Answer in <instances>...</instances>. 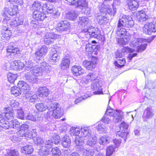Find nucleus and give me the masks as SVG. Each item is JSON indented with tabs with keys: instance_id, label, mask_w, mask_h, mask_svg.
Segmentation results:
<instances>
[{
	"instance_id": "338daca9",
	"label": "nucleus",
	"mask_w": 156,
	"mask_h": 156,
	"mask_svg": "<svg viewBox=\"0 0 156 156\" xmlns=\"http://www.w3.org/2000/svg\"><path fill=\"white\" fill-rule=\"evenodd\" d=\"M116 112V110L113 109L108 108L105 114V115L112 116Z\"/></svg>"
},
{
	"instance_id": "37998d69",
	"label": "nucleus",
	"mask_w": 156,
	"mask_h": 156,
	"mask_svg": "<svg viewBox=\"0 0 156 156\" xmlns=\"http://www.w3.org/2000/svg\"><path fill=\"white\" fill-rule=\"evenodd\" d=\"M130 39L129 35H126L123 38H120L118 40V43L122 45H126L127 44Z\"/></svg>"
},
{
	"instance_id": "ddd939ff",
	"label": "nucleus",
	"mask_w": 156,
	"mask_h": 156,
	"mask_svg": "<svg viewBox=\"0 0 156 156\" xmlns=\"http://www.w3.org/2000/svg\"><path fill=\"white\" fill-rule=\"evenodd\" d=\"M60 37V35L55 34L54 33H45L44 37V43L48 45L51 44L53 42L54 40Z\"/></svg>"
},
{
	"instance_id": "c9c22d12",
	"label": "nucleus",
	"mask_w": 156,
	"mask_h": 156,
	"mask_svg": "<svg viewBox=\"0 0 156 156\" xmlns=\"http://www.w3.org/2000/svg\"><path fill=\"white\" fill-rule=\"evenodd\" d=\"M89 22V19L86 17H80L79 20L78 21V25L81 26L83 27H86L88 28V23Z\"/></svg>"
},
{
	"instance_id": "b1692460",
	"label": "nucleus",
	"mask_w": 156,
	"mask_h": 156,
	"mask_svg": "<svg viewBox=\"0 0 156 156\" xmlns=\"http://www.w3.org/2000/svg\"><path fill=\"white\" fill-rule=\"evenodd\" d=\"M136 16L137 20L140 22L146 21L148 18V16L144 10L138 11L136 13Z\"/></svg>"
},
{
	"instance_id": "a878e982",
	"label": "nucleus",
	"mask_w": 156,
	"mask_h": 156,
	"mask_svg": "<svg viewBox=\"0 0 156 156\" xmlns=\"http://www.w3.org/2000/svg\"><path fill=\"white\" fill-rule=\"evenodd\" d=\"M145 41V39L141 38H132L130 41V46L132 48H137L139 44H141L143 41Z\"/></svg>"
},
{
	"instance_id": "13d9d810",
	"label": "nucleus",
	"mask_w": 156,
	"mask_h": 156,
	"mask_svg": "<svg viewBox=\"0 0 156 156\" xmlns=\"http://www.w3.org/2000/svg\"><path fill=\"white\" fill-rule=\"evenodd\" d=\"M17 116L18 118L21 119H25V117L24 116V113L21 108H20L19 109H17Z\"/></svg>"
},
{
	"instance_id": "58836bf2",
	"label": "nucleus",
	"mask_w": 156,
	"mask_h": 156,
	"mask_svg": "<svg viewBox=\"0 0 156 156\" xmlns=\"http://www.w3.org/2000/svg\"><path fill=\"white\" fill-rule=\"evenodd\" d=\"M110 138L106 136H101L98 140V143L100 145H105L108 144Z\"/></svg>"
},
{
	"instance_id": "4be33fe9",
	"label": "nucleus",
	"mask_w": 156,
	"mask_h": 156,
	"mask_svg": "<svg viewBox=\"0 0 156 156\" xmlns=\"http://www.w3.org/2000/svg\"><path fill=\"white\" fill-rule=\"evenodd\" d=\"M17 85L24 94L27 93L29 94L31 92L29 85L26 82L22 81H19Z\"/></svg>"
},
{
	"instance_id": "c03bdc74",
	"label": "nucleus",
	"mask_w": 156,
	"mask_h": 156,
	"mask_svg": "<svg viewBox=\"0 0 156 156\" xmlns=\"http://www.w3.org/2000/svg\"><path fill=\"white\" fill-rule=\"evenodd\" d=\"M6 151V154H4L2 156H19V153L17 150L13 149L12 150H4V151Z\"/></svg>"
},
{
	"instance_id": "a19ab883",
	"label": "nucleus",
	"mask_w": 156,
	"mask_h": 156,
	"mask_svg": "<svg viewBox=\"0 0 156 156\" xmlns=\"http://www.w3.org/2000/svg\"><path fill=\"white\" fill-rule=\"evenodd\" d=\"M97 20L98 22L100 24L106 23L108 21V19L101 13L97 16Z\"/></svg>"
},
{
	"instance_id": "0e129e2a",
	"label": "nucleus",
	"mask_w": 156,
	"mask_h": 156,
	"mask_svg": "<svg viewBox=\"0 0 156 156\" xmlns=\"http://www.w3.org/2000/svg\"><path fill=\"white\" fill-rule=\"evenodd\" d=\"M91 46L92 44L90 43H88L86 44L85 50L89 54H91L93 52Z\"/></svg>"
},
{
	"instance_id": "69168bd1",
	"label": "nucleus",
	"mask_w": 156,
	"mask_h": 156,
	"mask_svg": "<svg viewBox=\"0 0 156 156\" xmlns=\"http://www.w3.org/2000/svg\"><path fill=\"white\" fill-rule=\"evenodd\" d=\"M97 129L98 131H101L100 133L104 132L106 130V128L101 123H99L97 127Z\"/></svg>"
},
{
	"instance_id": "a18cd8bd",
	"label": "nucleus",
	"mask_w": 156,
	"mask_h": 156,
	"mask_svg": "<svg viewBox=\"0 0 156 156\" xmlns=\"http://www.w3.org/2000/svg\"><path fill=\"white\" fill-rule=\"evenodd\" d=\"M11 94L15 97H17L20 95L22 92L21 90L19 87H17L16 86L11 88Z\"/></svg>"
},
{
	"instance_id": "774afa93",
	"label": "nucleus",
	"mask_w": 156,
	"mask_h": 156,
	"mask_svg": "<svg viewBox=\"0 0 156 156\" xmlns=\"http://www.w3.org/2000/svg\"><path fill=\"white\" fill-rule=\"evenodd\" d=\"M135 50L128 47H123L122 51L123 52L132 53Z\"/></svg>"
},
{
	"instance_id": "f8f14e48",
	"label": "nucleus",
	"mask_w": 156,
	"mask_h": 156,
	"mask_svg": "<svg viewBox=\"0 0 156 156\" xmlns=\"http://www.w3.org/2000/svg\"><path fill=\"white\" fill-rule=\"evenodd\" d=\"M48 48L46 46H43L38 51L34 53V61L38 63L40 61L41 58L45 56L48 51Z\"/></svg>"
},
{
	"instance_id": "72a5a7b5",
	"label": "nucleus",
	"mask_w": 156,
	"mask_h": 156,
	"mask_svg": "<svg viewBox=\"0 0 156 156\" xmlns=\"http://www.w3.org/2000/svg\"><path fill=\"white\" fill-rule=\"evenodd\" d=\"M34 149L32 146L30 145H26L22 147L21 151L22 153L25 154H31L33 151Z\"/></svg>"
},
{
	"instance_id": "f3484780",
	"label": "nucleus",
	"mask_w": 156,
	"mask_h": 156,
	"mask_svg": "<svg viewBox=\"0 0 156 156\" xmlns=\"http://www.w3.org/2000/svg\"><path fill=\"white\" fill-rule=\"evenodd\" d=\"M96 77L95 73H89L81 81V84L85 87H87V84L93 80H95Z\"/></svg>"
},
{
	"instance_id": "f03ea898",
	"label": "nucleus",
	"mask_w": 156,
	"mask_h": 156,
	"mask_svg": "<svg viewBox=\"0 0 156 156\" xmlns=\"http://www.w3.org/2000/svg\"><path fill=\"white\" fill-rule=\"evenodd\" d=\"M35 61L30 58L29 59L26 61L25 67L28 70L30 71L26 73L25 75V79L31 83H34L37 82L38 78L37 76L42 75V70L41 67V64L39 65L37 64H35ZM39 64V63H37Z\"/></svg>"
},
{
	"instance_id": "dca6fc26",
	"label": "nucleus",
	"mask_w": 156,
	"mask_h": 156,
	"mask_svg": "<svg viewBox=\"0 0 156 156\" xmlns=\"http://www.w3.org/2000/svg\"><path fill=\"white\" fill-rule=\"evenodd\" d=\"M70 28V24L67 20L61 21L57 25L56 30L60 32L66 31L69 30Z\"/></svg>"
},
{
	"instance_id": "393cba45",
	"label": "nucleus",
	"mask_w": 156,
	"mask_h": 156,
	"mask_svg": "<svg viewBox=\"0 0 156 156\" xmlns=\"http://www.w3.org/2000/svg\"><path fill=\"white\" fill-rule=\"evenodd\" d=\"M71 71L74 75L77 76L81 75L85 73L84 69L79 66H73L71 69Z\"/></svg>"
},
{
	"instance_id": "5701e85b",
	"label": "nucleus",
	"mask_w": 156,
	"mask_h": 156,
	"mask_svg": "<svg viewBox=\"0 0 156 156\" xmlns=\"http://www.w3.org/2000/svg\"><path fill=\"white\" fill-rule=\"evenodd\" d=\"M79 151L80 152L83 153V156H92L95 153L94 149H88L86 148L85 146L81 147L79 148Z\"/></svg>"
},
{
	"instance_id": "f257e3e1",
	"label": "nucleus",
	"mask_w": 156,
	"mask_h": 156,
	"mask_svg": "<svg viewBox=\"0 0 156 156\" xmlns=\"http://www.w3.org/2000/svg\"><path fill=\"white\" fill-rule=\"evenodd\" d=\"M36 109L40 112L48 109V112L45 117L47 120H49L52 116L55 119L60 118L63 114V110L60 104L57 102L50 103L48 106L42 103L37 104L35 105Z\"/></svg>"
},
{
	"instance_id": "bb28decb",
	"label": "nucleus",
	"mask_w": 156,
	"mask_h": 156,
	"mask_svg": "<svg viewBox=\"0 0 156 156\" xmlns=\"http://www.w3.org/2000/svg\"><path fill=\"white\" fill-rule=\"evenodd\" d=\"M70 63L69 57L66 56L63 58L60 66L62 70H66L69 67Z\"/></svg>"
},
{
	"instance_id": "603ef678",
	"label": "nucleus",
	"mask_w": 156,
	"mask_h": 156,
	"mask_svg": "<svg viewBox=\"0 0 156 156\" xmlns=\"http://www.w3.org/2000/svg\"><path fill=\"white\" fill-rule=\"evenodd\" d=\"M84 138L82 136L76 137L75 139V144L77 146L82 145L84 144Z\"/></svg>"
},
{
	"instance_id": "c85d7f7f",
	"label": "nucleus",
	"mask_w": 156,
	"mask_h": 156,
	"mask_svg": "<svg viewBox=\"0 0 156 156\" xmlns=\"http://www.w3.org/2000/svg\"><path fill=\"white\" fill-rule=\"evenodd\" d=\"M45 14L38 11H35L33 13V17L37 21H43L46 17Z\"/></svg>"
},
{
	"instance_id": "a211bd4d",
	"label": "nucleus",
	"mask_w": 156,
	"mask_h": 156,
	"mask_svg": "<svg viewBox=\"0 0 156 156\" xmlns=\"http://www.w3.org/2000/svg\"><path fill=\"white\" fill-rule=\"evenodd\" d=\"M2 115L5 116L7 119L13 120L14 113L12 108L10 107L4 108L3 110L2 111Z\"/></svg>"
},
{
	"instance_id": "39448f33",
	"label": "nucleus",
	"mask_w": 156,
	"mask_h": 156,
	"mask_svg": "<svg viewBox=\"0 0 156 156\" xmlns=\"http://www.w3.org/2000/svg\"><path fill=\"white\" fill-rule=\"evenodd\" d=\"M86 35L98 39H100L101 37L100 31L92 26L88 28L83 29L78 35V37L80 38H84Z\"/></svg>"
},
{
	"instance_id": "9d476101",
	"label": "nucleus",
	"mask_w": 156,
	"mask_h": 156,
	"mask_svg": "<svg viewBox=\"0 0 156 156\" xmlns=\"http://www.w3.org/2000/svg\"><path fill=\"white\" fill-rule=\"evenodd\" d=\"M104 84V82L101 80H96L93 83L91 88L94 90V95L100 94H103L102 87Z\"/></svg>"
},
{
	"instance_id": "1a4fd4ad",
	"label": "nucleus",
	"mask_w": 156,
	"mask_h": 156,
	"mask_svg": "<svg viewBox=\"0 0 156 156\" xmlns=\"http://www.w3.org/2000/svg\"><path fill=\"white\" fill-rule=\"evenodd\" d=\"M42 12L44 13L53 14L55 16L54 18L57 17L60 14V12L56 9L54 8L52 5L45 3L42 7Z\"/></svg>"
},
{
	"instance_id": "4468645a",
	"label": "nucleus",
	"mask_w": 156,
	"mask_h": 156,
	"mask_svg": "<svg viewBox=\"0 0 156 156\" xmlns=\"http://www.w3.org/2000/svg\"><path fill=\"white\" fill-rule=\"evenodd\" d=\"M143 32L146 34L151 35L156 32V22L154 23H150L144 25L143 28Z\"/></svg>"
},
{
	"instance_id": "7c9ffc66",
	"label": "nucleus",
	"mask_w": 156,
	"mask_h": 156,
	"mask_svg": "<svg viewBox=\"0 0 156 156\" xmlns=\"http://www.w3.org/2000/svg\"><path fill=\"white\" fill-rule=\"evenodd\" d=\"M83 64L87 69L92 70L95 68L96 63L94 61H90L85 60L83 61Z\"/></svg>"
},
{
	"instance_id": "680f3d73",
	"label": "nucleus",
	"mask_w": 156,
	"mask_h": 156,
	"mask_svg": "<svg viewBox=\"0 0 156 156\" xmlns=\"http://www.w3.org/2000/svg\"><path fill=\"white\" fill-rule=\"evenodd\" d=\"M25 119L35 122L36 121L37 118L36 116H34L31 114L29 113L27 115H25Z\"/></svg>"
},
{
	"instance_id": "f704fd0d",
	"label": "nucleus",
	"mask_w": 156,
	"mask_h": 156,
	"mask_svg": "<svg viewBox=\"0 0 156 156\" xmlns=\"http://www.w3.org/2000/svg\"><path fill=\"white\" fill-rule=\"evenodd\" d=\"M80 132V127L76 126L74 127H72L69 130V133L72 136H78Z\"/></svg>"
},
{
	"instance_id": "de8ad7c7",
	"label": "nucleus",
	"mask_w": 156,
	"mask_h": 156,
	"mask_svg": "<svg viewBox=\"0 0 156 156\" xmlns=\"http://www.w3.org/2000/svg\"><path fill=\"white\" fill-rule=\"evenodd\" d=\"M7 77L8 81L11 83H13L17 77V74H13L9 73L7 74Z\"/></svg>"
},
{
	"instance_id": "864d4df0",
	"label": "nucleus",
	"mask_w": 156,
	"mask_h": 156,
	"mask_svg": "<svg viewBox=\"0 0 156 156\" xmlns=\"http://www.w3.org/2000/svg\"><path fill=\"white\" fill-rule=\"evenodd\" d=\"M19 137H25V138L27 140H28L31 138L32 137L34 140V138L35 137L34 136H33V135L31 132H29L28 131L24 132L23 133V134L21 136H18Z\"/></svg>"
},
{
	"instance_id": "20e7f679",
	"label": "nucleus",
	"mask_w": 156,
	"mask_h": 156,
	"mask_svg": "<svg viewBox=\"0 0 156 156\" xmlns=\"http://www.w3.org/2000/svg\"><path fill=\"white\" fill-rule=\"evenodd\" d=\"M34 141L35 144L37 145H39L42 148L39 151V153L41 156H44L48 155L49 154V151L48 150H45L43 151V147H45L47 149L51 148L54 144V142L52 141V139L47 140L45 143H44V141L40 137H34Z\"/></svg>"
},
{
	"instance_id": "7ed1b4c3",
	"label": "nucleus",
	"mask_w": 156,
	"mask_h": 156,
	"mask_svg": "<svg viewBox=\"0 0 156 156\" xmlns=\"http://www.w3.org/2000/svg\"><path fill=\"white\" fill-rule=\"evenodd\" d=\"M134 22L132 17L129 16L123 15L120 19L118 22L116 33L117 35L120 37H124L126 34V30L123 27L126 26L128 27H133Z\"/></svg>"
},
{
	"instance_id": "e2e57ef3",
	"label": "nucleus",
	"mask_w": 156,
	"mask_h": 156,
	"mask_svg": "<svg viewBox=\"0 0 156 156\" xmlns=\"http://www.w3.org/2000/svg\"><path fill=\"white\" fill-rule=\"evenodd\" d=\"M90 95H86L82 96L76 99L75 101V103L76 104H77L79 102H80L83 100L86 99L87 98L90 97Z\"/></svg>"
},
{
	"instance_id": "5fc2aeb1",
	"label": "nucleus",
	"mask_w": 156,
	"mask_h": 156,
	"mask_svg": "<svg viewBox=\"0 0 156 156\" xmlns=\"http://www.w3.org/2000/svg\"><path fill=\"white\" fill-rule=\"evenodd\" d=\"M145 41H143L141 44H139L137 48V52H141L144 51L146 48V47L147 46V43H144V42H145Z\"/></svg>"
},
{
	"instance_id": "6e6d98bb",
	"label": "nucleus",
	"mask_w": 156,
	"mask_h": 156,
	"mask_svg": "<svg viewBox=\"0 0 156 156\" xmlns=\"http://www.w3.org/2000/svg\"><path fill=\"white\" fill-rule=\"evenodd\" d=\"M115 147L112 145H110L106 149V156H110L115 151Z\"/></svg>"
},
{
	"instance_id": "6ab92c4d",
	"label": "nucleus",
	"mask_w": 156,
	"mask_h": 156,
	"mask_svg": "<svg viewBox=\"0 0 156 156\" xmlns=\"http://www.w3.org/2000/svg\"><path fill=\"white\" fill-rule=\"evenodd\" d=\"M0 36L1 39L3 40H8L10 39L12 35L11 31L8 29V27L3 26L1 30Z\"/></svg>"
},
{
	"instance_id": "e433bc0d",
	"label": "nucleus",
	"mask_w": 156,
	"mask_h": 156,
	"mask_svg": "<svg viewBox=\"0 0 156 156\" xmlns=\"http://www.w3.org/2000/svg\"><path fill=\"white\" fill-rule=\"evenodd\" d=\"M71 140L69 138V136L66 135L62 139V145L66 148L69 147L70 145Z\"/></svg>"
},
{
	"instance_id": "bf43d9fd",
	"label": "nucleus",
	"mask_w": 156,
	"mask_h": 156,
	"mask_svg": "<svg viewBox=\"0 0 156 156\" xmlns=\"http://www.w3.org/2000/svg\"><path fill=\"white\" fill-rule=\"evenodd\" d=\"M51 152L53 155L59 156L61 154V151L57 147L52 148Z\"/></svg>"
},
{
	"instance_id": "09e8293b",
	"label": "nucleus",
	"mask_w": 156,
	"mask_h": 156,
	"mask_svg": "<svg viewBox=\"0 0 156 156\" xmlns=\"http://www.w3.org/2000/svg\"><path fill=\"white\" fill-rule=\"evenodd\" d=\"M77 16V14L73 10L69 12L66 15L67 19L71 20H74Z\"/></svg>"
},
{
	"instance_id": "412c9836",
	"label": "nucleus",
	"mask_w": 156,
	"mask_h": 156,
	"mask_svg": "<svg viewBox=\"0 0 156 156\" xmlns=\"http://www.w3.org/2000/svg\"><path fill=\"white\" fill-rule=\"evenodd\" d=\"M154 113L151 107H147L144 111L142 116L144 121H147V119H151L153 118Z\"/></svg>"
},
{
	"instance_id": "3c124183",
	"label": "nucleus",
	"mask_w": 156,
	"mask_h": 156,
	"mask_svg": "<svg viewBox=\"0 0 156 156\" xmlns=\"http://www.w3.org/2000/svg\"><path fill=\"white\" fill-rule=\"evenodd\" d=\"M126 63L125 59L124 58H120L118 60V61H115L114 62L115 66L118 68H121Z\"/></svg>"
},
{
	"instance_id": "cd10ccee",
	"label": "nucleus",
	"mask_w": 156,
	"mask_h": 156,
	"mask_svg": "<svg viewBox=\"0 0 156 156\" xmlns=\"http://www.w3.org/2000/svg\"><path fill=\"white\" fill-rule=\"evenodd\" d=\"M139 2L137 0H128L127 4L130 10H134L137 9L139 6Z\"/></svg>"
},
{
	"instance_id": "49530a36",
	"label": "nucleus",
	"mask_w": 156,
	"mask_h": 156,
	"mask_svg": "<svg viewBox=\"0 0 156 156\" xmlns=\"http://www.w3.org/2000/svg\"><path fill=\"white\" fill-rule=\"evenodd\" d=\"M19 49L17 48H14L13 46L10 47L7 49V53L9 55H14L16 54Z\"/></svg>"
},
{
	"instance_id": "9b49d317",
	"label": "nucleus",
	"mask_w": 156,
	"mask_h": 156,
	"mask_svg": "<svg viewBox=\"0 0 156 156\" xmlns=\"http://www.w3.org/2000/svg\"><path fill=\"white\" fill-rule=\"evenodd\" d=\"M128 126V124L123 121L120 125V131L117 132L116 134L117 136L123 138L125 142L126 141V140L128 133L127 132Z\"/></svg>"
},
{
	"instance_id": "aec40b11",
	"label": "nucleus",
	"mask_w": 156,
	"mask_h": 156,
	"mask_svg": "<svg viewBox=\"0 0 156 156\" xmlns=\"http://www.w3.org/2000/svg\"><path fill=\"white\" fill-rule=\"evenodd\" d=\"M80 134L82 137L86 139H89L92 135L91 134V131L89 127L82 126L80 129Z\"/></svg>"
},
{
	"instance_id": "6e6552de",
	"label": "nucleus",
	"mask_w": 156,
	"mask_h": 156,
	"mask_svg": "<svg viewBox=\"0 0 156 156\" xmlns=\"http://www.w3.org/2000/svg\"><path fill=\"white\" fill-rule=\"evenodd\" d=\"M8 1L11 3L12 4L10 5V7L9 8L6 7L7 9L6 13H8L10 15L12 16L16 15L18 11V6L16 5H14L12 4L17 3L18 5L21 4L23 2L22 0H7Z\"/></svg>"
},
{
	"instance_id": "ea45409f",
	"label": "nucleus",
	"mask_w": 156,
	"mask_h": 156,
	"mask_svg": "<svg viewBox=\"0 0 156 156\" xmlns=\"http://www.w3.org/2000/svg\"><path fill=\"white\" fill-rule=\"evenodd\" d=\"M20 127V130L16 132V134L18 136H21L23 134V133L24 132L27 131V130L29 128V126L27 124H22L20 126L19 128Z\"/></svg>"
},
{
	"instance_id": "473e14b6",
	"label": "nucleus",
	"mask_w": 156,
	"mask_h": 156,
	"mask_svg": "<svg viewBox=\"0 0 156 156\" xmlns=\"http://www.w3.org/2000/svg\"><path fill=\"white\" fill-rule=\"evenodd\" d=\"M32 92L29 94L27 93L25 94V97L27 101H29L30 103H34L36 100L37 99V97L36 94H32L31 93Z\"/></svg>"
},
{
	"instance_id": "79ce46f5",
	"label": "nucleus",
	"mask_w": 156,
	"mask_h": 156,
	"mask_svg": "<svg viewBox=\"0 0 156 156\" xmlns=\"http://www.w3.org/2000/svg\"><path fill=\"white\" fill-rule=\"evenodd\" d=\"M7 9L5 7L3 10L2 11L1 13L3 16V23L4 24H9L10 22V18L7 16V13H6Z\"/></svg>"
},
{
	"instance_id": "8fccbe9b",
	"label": "nucleus",
	"mask_w": 156,
	"mask_h": 156,
	"mask_svg": "<svg viewBox=\"0 0 156 156\" xmlns=\"http://www.w3.org/2000/svg\"><path fill=\"white\" fill-rule=\"evenodd\" d=\"M49 58L50 59L52 62H58L59 59L58 56L56 51H55V52L51 53L50 55Z\"/></svg>"
},
{
	"instance_id": "4c0bfd02",
	"label": "nucleus",
	"mask_w": 156,
	"mask_h": 156,
	"mask_svg": "<svg viewBox=\"0 0 156 156\" xmlns=\"http://www.w3.org/2000/svg\"><path fill=\"white\" fill-rule=\"evenodd\" d=\"M38 63L41 64V67L42 68V72H45L46 73H48L51 71V66L46 62H41L40 61Z\"/></svg>"
},
{
	"instance_id": "4d7b16f0",
	"label": "nucleus",
	"mask_w": 156,
	"mask_h": 156,
	"mask_svg": "<svg viewBox=\"0 0 156 156\" xmlns=\"http://www.w3.org/2000/svg\"><path fill=\"white\" fill-rule=\"evenodd\" d=\"M41 6V3L39 1H35L32 5V7L35 11H38L40 9Z\"/></svg>"
},
{
	"instance_id": "2f4dec72",
	"label": "nucleus",
	"mask_w": 156,
	"mask_h": 156,
	"mask_svg": "<svg viewBox=\"0 0 156 156\" xmlns=\"http://www.w3.org/2000/svg\"><path fill=\"white\" fill-rule=\"evenodd\" d=\"M113 117V121L114 122H120L122 118V112L120 110H116L115 114L112 116Z\"/></svg>"
},
{
	"instance_id": "c756f323",
	"label": "nucleus",
	"mask_w": 156,
	"mask_h": 156,
	"mask_svg": "<svg viewBox=\"0 0 156 156\" xmlns=\"http://www.w3.org/2000/svg\"><path fill=\"white\" fill-rule=\"evenodd\" d=\"M49 89L46 87L39 88L37 91V94L40 97H46L49 94Z\"/></svg>"
},
{
	"instance_id": "423d86ee",
	"label": "nucleus",
	"mask_w": 156,
	"mask_h": 156,
	"mask_svg": "<svg viewBox=\"0 0 156 156\" xmlns=\"http://www.w3.org/2000/svg\"><path fill=\"white\" fill-rule=\"evenodd\" d=\"M121 3L120 0H114L112 5L113 9L110 8L109 5H101L99 7V10L101 12L105 14H108L114 15L116 11V6H118Z\"/></svg>"
},
{
	"instance_id": "0eeeda50",
	"label": "nucleus",
	"mask_w": 156,
	"mask_h": 156,
	"mask_svg": "<svg viewBox=\"0 0 156 156\" xmlns=\"http://www.w3.org/2000/svg\"><path fill=\"white\" fill-rule=\"evenodd\" d=\"M20 123L16 119L11 120L9 122L4 119L0 120V126L5 129L10 128L18 130L20 127Z\"/></svg>"
},
{
	"instance_id": "2eb2a0df",
	"label": "nucleus",
	"mask_w": 156,
	"mask_h": 156,
	"mask_svg": "<svg viewBox=\"0 0 156 156\" xmlns=\"http://www.w3.org/2000/svg\"><path fill=\"white\" fill-rule=\"evenodd\" d=\"M89 139H86V144L88 146L93 147L96 150V151L98 152L100 150V147L98 145L97 138L94 135H92L90 136Z\"/></svg>"
},
{
	"instance_id": "052dcab7",
	"label": "nucleus",
	"mask_w": 156,
	"mask_h": 156,
	"mask_svg": "<svg viewBox=\"0 0 156 156\" xmlns=\"http://www.w3.org/2000/svg\"><path fill=\"white\" fill-rule=\"evenodd\" d=\"M8 104L12 107L16 108L17 107L19 104V102L14 100H9L8 101Z\"/></svg>"
}]
</instances>
